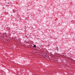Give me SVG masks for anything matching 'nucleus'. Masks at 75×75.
Returning a JSON list of instances; mask_svg holds the SVG:
<instances>
[{
    "instance_id": "nucleus-6",
    "label": "nucleus",
    "mask_w": 75,
    "mask_h": 75,
    "mask_svg": "<svg viewBox=\"0 0 75 75\" xmlns=\"http://www.w3.org/2000/svg\"><path fill=\"white\" fill-rule=\"evenodd\" d=\"M8 4H9V3L8 2Z\"/></svg>"
},
{
    "instance_id": "nucleus-7",
    "label": "nucleus",
    "mask_w": 75,
    "mask_h": 75,
    "mask_svg": "<svg viewBox=\"0 0 75 75\" xmlns=\"http://www.w3.org/2000/svg\"><path fill=\"white\" fill-rule=\"evenodd\" d=\"M11 16H13V15H11Z\"/></svg>"
},
{
    "instance_id": "nucleus-1",
    "label": "nucleus",
    "mask_w": 75,
    "mask_h": 75,
    "mask_svg": "<svg viewBox=\"0 0 75 75\" xmlns=\"http://www.w3.org/2000/svg\"><path fill=\"white\" fill-rule=\"evenodd\" d=\"M33 47H34L35 48H36V46H35V45H33Z\"/></svg>"
},
{
    "instance_id": "nucleus-5",
    "label": "nucleus",
    "mask_w": 75,
    "mask_h": 75,
    "mask_svg": "<svg viewBox=\"0 0 75 75\" xmlns=\"http://www.w3.org/2000/svg\"><path fill=\"white\" fill-rule=\"evenodd\" d=\"M34 75H37V74H34Z\"/></svg>"
},
{
    "instance_id": "nucleus-4",
    "label": "nucleus",
    "mask_w": 75,
    "mask_h": 75,
    "mask_svg": "<svg viewBox=\"0 0 75 75\" xmlns=\"http://www.w3.org/2000/svg\"><path fill=\"white\" fill-rule=\"evenodd\" d=\"M6 6H8V5H6Z\"/></svg>"
},
{
    "instance_id": "nucleus-2",
    "label": "nucleus",
    "mask_w": 75,
    "mask_h": 75,
    "mask_svg": "<svg viewBox=\"0 0 75 75\" xmlns=\"http://www.w3.org/2000/svg\"><path fill=\"white\" fill-rule=\"evenodd\" d=\"M56 50H57L58 51V47H57Z\"/></svg>"
},
{
    "instance_id": "nucleus-3",
    "label": "nucleus",
    "mask_w": 75,
    "mask_h": 75,
    "mask_svg": "<svg viewBox=\"0 0 75 75\" xmlns=\"http://www.w3.org/2000/svg\"><path fill=\"white\" fill-rule=\"evenodd\" d=\"M46 57H47V56L46 55H45V57H44V58H46Z\"/></svg>"
},
{
    "instance_id": "nucleus-8",
    "label": "nucleus",
    "mask_w": 75,
    "mask_h": 75,
    "mask_svg": "<svg viewBox=\"0 0 75 75\" xmlns=\"http://www.w3.org/2000/svg\"><path fill=\"white\" fill-rule=\"evenodd\" d=\"M53 60H54V59H53Z\"/></svg>"
}]
</instances>
